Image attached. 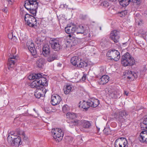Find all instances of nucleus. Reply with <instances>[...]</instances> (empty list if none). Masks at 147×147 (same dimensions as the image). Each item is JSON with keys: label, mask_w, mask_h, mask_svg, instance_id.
I'll list each match as a JSON object with an SVG mask.
<instances>
[{"label": "nucleus", "mask_w": 147, "mask_h": 147, "mask_svg": "<svg viewBox=\"0 0 147 147\" xmlns=\"http://www.w3.org/2000/svg\"><path fill=\"white\" fill-rule=\"evenodd\" d=\"M28 78L29 80H35L30 85L31 88L40 89V87L48 85L46 79L42 77V75L40 74L30 75L29 76Z\"/></svg>", "instance_id": "obj_1"}, {"label": "nucleus", "mask_w": 147, "mask_h": 147, "mask_svg": "<svg viewBox=\"0 0 147 147\" xmlns=\"http://www.w3.org/2000/svg\"><path fill=\"white\" fill-rule=\"evenodd\" d=\"M121 64L125 66H131L134 65L135 61L128 53H125L122 57Z\"/></svg>", "instance_id": "obj_2"}, {"label": "nucleus", "mask_w": 147, "mask_h": 147, "mask_svg": "<svg viewBox=\"0 0 147 147\" xmlns=\"http://www.w3.org/2000/svg\"><path fill=\"white\" fill-rule=\"evenodd\" d=\"M24 18L26 24L30 27L36 26L38 24V23L37 24L36 18L33 16L29 14H25Z\"/></svg>", "instance_id": "obj_3"}, {"label": "nucleus", "mask_w": 147, "mask_h": 147, "mask_svg": "<svg viewBox=\"0 0 147 147\" xmlns=\"http://www.w3.org/2000/svg\"><path fill=\"white\" fill-rule=\"evenodd\" d=\"M51 133L53 138L57 141L59 142L62 139L63 132L61 129L59 128L52 129Z\"/></svg>", "instance_id": "obj_4"}, {"label": "nucleus", "mask_w": 147, "mask_h": 147, "mask_svg": "<svg viewBox=\"0 0 147 147\" xmlns=\"http://www.w3.org/2000/svg\"><path fill=\"white\" fill-rule=\"evenodd\" d=\"M127 115L126 111L125 110H122L115 114L114 117L117 122L122 123L125 121L126 117Z\"/></svg>", "instance_id": "obj_5"}, {"label": "nucleus", "mask_w": 147, "mask_h": 147, "mask_svg": "<svg viewBox=\"0 0 147 147\" xmlns=\"http://www.w3.org/2000/svg\"><path fill=\"white\" fill-rule=\"evenodd\" d=\"M34 3L31 4L29 3H25L24 7L28 10L30 11V12L33 15H35L37 12V9L38 7V3L34 2Z\"/></svg>", "instance_id": "obj_6"}, {"label": "nucleus", "mask_w": 147, "mask_h": 147, "mask_svg": "<svg viewBox=\"0 0 147 147\" xmlns=\"http://www.w3.org/2000/svg\"><path fill=\"white\" fill-rule=\"evenodd\" d=\"M107 55L111 57V59H113L115 61H118L120 58L119 52L115 49L109 51L107 53Z\"/></svg>", "instance_id": "obj_7"}, {"label": "nucleus", "mask_w": 147, "mask_h": 147, "mask_svg": "<svg viewBox=\"0 0 147 147\" xmlns=\"http://www.w3.org/2000/svg\"><path fill=\"white\" fill-rule=\"evenodd\" d=\"M127 141L124 138L120 137L117 139L115 142V147H126L127 145Z\"/></svg>", "instance_id": "obj_8"}, {"label": "nucleus", "mask_w": 147, "mask_h": 147, "mask_svg": "<svg viewBox=\"0 0 147 147\" xmlns=\"http://www.w3.org/2000/svg\"><path fill=\"white\" fill-rule=\"evenodd\" d=\"M19 59L18 56L14 55H11L9 58L7 63V67L9 69L13 68L15 66V63Z\"/></svg>", "instance_id": "obj_9"}, {"label": "nucleus", "mask_w": 147, "mask_h": 147, "mask_svg": "<svg viewBox=\"0 0 147 147\" xmlns=\"http://www.w3.org/2000/svg\"><path fill=\"white\" fill-rule=\"evenodd\" d=\"M50 43L51 45L52 48L55 51H58L60 49V45L58 40L55 38L51 39L50 40Z\"/></svg>", "instance_id": "obj_10"}, {"label": "nucleus", "mask_w": 147, "mask_h": 147, "mask_svg": "<svg viewBox=\"0 0 147 147\" xmlns=\"http://www.w3.org/2000/svg\"><path fill=\"white\" fill-rule=\"evenodd\" d=\"M27 46L32 55L34 56L36 54V51L32 40L28 41L26 44Z\"/></svg>", "instance_id": "obj_11"}, {"label": "nucleus", "mask_w": 147, "mask_h": 147, "mask_svg": "<svg viewBox=\"0 0 147 147\" xmlns=\"http://www.w3.org/2000/svg\"><path fill=\"white\" fill-rule=\"evenodd\" d=\"M119 38V32L117 30H114L111 32L110 34V38L115 42H118Z\"/></svg>", "instance_id": "obj_12"}, {"label": "nucleus", "mask_w": 147, "mask_h": 147, "mask_svg": "<svg viewBox=\"0 0 147 147\" xmlns=\"http://www.w3.org/2000/svg\"><path fill=\"white\" fill-rule=\"evenodd\" d=\"M9 138L10 137L8 136L7 139V140L9 142H10L11 145L13 146H18L22 144L21 137L20 136H18L17 138H14L13 140H11V142L10 141Z\"/></svg>", "instance_id": "obj_13"}, {"label": "nucleus", "mask_w": 147, "mask_h": 147, "mask_svg": "<svg viewBox=\"0 0 147 147\" xmlns=\"http://www.w3.org/2000/svg\"><path fill=\"white\" fill-rule=\"evenodd\" d=\"M51 103L53 106L59 104L61 100L60 96L57 95L53 94L51 96Z\"/></svg>", "instance_id": "obj_14"}, {"label": "nucleus", "mask_w": 147, "mask_h": 147, "mask_svg": "<svg viewBox=\"0 0 147 147\" xmlns=\"http://www.w3.org/2000/svg\"><path fill=\"white\" fill-rule=\"evenodd\" d=\"M139 139L141 142L145 143H147V131H143L139 136Z\"/></svg>", "instance_id": "obj_15"}, {"label": "nucleus", "mask_w": 147, "mask_h": 147, "mask_svg": "<svg viewBox=\"0 0 147 147\" xmlns=\"http://www.w3.org/2000/svg\"><path fill=\"white\" fill-rule=\"evenodd\" d=\"M50 48L48 44H45L43 46V48L42 53L46 57L50 53Z\"/></svg>", "instance_id": "obj_16"}, {"label": "nucleus", "mask_w": 147, "mask_h": 147, "mask_svg": "<svg viewBox=\"0 0 147 147\" xmlns=\"http://www.w3.org/2000/svg\"><path fill=\"white\" fill-rule=\"evenodd\" d=\"M89 102L90 105V107H97L99 104V101L98 100L93 98L89 100Z\"/></svg>", "instance_id": "obj_17"}, {"label": "nucleus", "mask_w": 147, "mask_h": 147, "mask_svg": "<svg viewBox=\"0 0 147 147\" xmlns=\"http://www.w3.org/2000/svg\"><path fill=\"white\" fill-rule=\"evenodd\" d=\"M126 75L128 79H131V80H134V79L137 78L136 74L132 72L131 71H128Z\"/></svg>", "instance_id": "obj_18"}, {"label": "nucleus", "mask_w": 147, "mask_h": 147, "mask_svg": "<svg viewBox=\"0 0 147 147\" xmlns=\"http://www.w3.org/2000/svg\"><path fill=\"white\" fill-rule=\"evenodd\" d=\"M89 100L88 101H83L82 102L80 101V105L79 107L83 108L84 109L87 110V109L90 107V105L89 104Z\"/></svg>", "instance_id": "obj_19"}, {"label": "nucleus", "mask_w": 147, "mask_h": 147, "mask_svg": "<svg viewBox=\"0 0 147 147\" xmlns=\"http://www.w3.org/2000/svg\"><path fill=\"white\" fill-rule=\"evenodd\" d=\"M109 77L107 75H103L98 80L100 84L103 85L107 83L109 80Z\"/></svg>", "instance_id": "obj_20"}, {"label": "nucleus", "mask_w": 147, "mask_h": 147, "mask_svg": "<svg viewBox=\"0 0 147 147\" xmlns=\"http://www.w3.org/2000/svg\"><path fill=\"white\" fill-rule=\"evenodd\" d=\"M74 33H76L77 34H83L84 33V27L82 26H74Z\"/></svg>", "instance_id": "obj_21"}, {"label": "nucleus", "mask_w": 147, "mask_h": 147, "mask_svg": "<svg viewBox=\"0 0 147 147\" xmlns=\"http://www.w3.org/2000/svg\"><path fill=\"white\" fill-rule=\"evenodd\" d=\"M45 63V60L42 58H39L37 59L36 64L39 68H42Z\"/></svg>", "instance_id": "obj_22"}, {"label": "nucleus", "mask_w": 147, "mask_h": 147, "mask_svg": "<svg viewBox=\"0 0 147 147\" xmlns=\"http://www.w3.org/2000/svg\"><path fill=\"white\" fill-rule=\"evenodd\" d=\"M79 120L75 119L74 120H70L68 122L69 126L71 128H73L74 127L78 126L79 124Z\"/></svg>", "instance_id": "obj_23"}, {"label": "nucleus", "mask_w": 147, "mask_h": 147, "mask_svg": "<svg viewBox=\"0 0 147 147\" xmlns=\"http://www.w3.org/2000/svg\"><path fill=\"white\" fill-rule=\"evenodd\" d=\"M82 126L85 129H88L91 126V123L88 121L83 120L82 122Z\"/></svg>", "instance_id": "obj_24"}, {"label": "nucleus", "mask_w": 147, "mask_h": 147, "mask_svg": "<svg viewBox=\"0 0 147 147\" xmlns=\"http://www.w3.org/2000/svg\"><path fill=\"white\" fill-rule=\"evenodd\" d=\"M75 28L74 26H67L65 28V32L68 34L70 33H74V30Z\"/></svg>", "instance_id": "obj_25"}, {"label": "nucleus", "mask_w": 147, "mask_h": 147, "mask_svg": "<svg viewBox=\"0 0 147 147\" xmlns=\"http://www.w3.org/2000/svg\"><path fill=\"white\" fill-rule=\"evenodd\" d=\"M140 126L142 129H147V115L144 117L143 122L140 123Z\"/></svg>", "instance_id": "obj_26"}, {"label": "nucleus", "mask_w": 147, "mask_h": 147, "mask_svg": "<svg viewBox=\"0 0 147 147\" xmlns=\"http://www.w3.org/2000/svg\"><path fill=\"white\" fill-rule=\"evenodd\" d=\"M119 4L123 7L127 6L129 3L132 1V0H119Z\"/></svg>", "instance_id": "obj_27"}, {"label": "nucleus", "mask_w": 147, "mask_h": 147, "mask_svg": "<svg viewBox=\"0 0 147 147\" xmlns=\"http://www.w3.org/2000/svg\"><path fill=\"white\" fill-rule=\"evenodd\" d=\"M67 118L69 119L70 120L75 119L77 116L76 114L74 113H67L66 114Z\"/></svg>", "instance_id": "obj_28"}, {"label": "nucleus", "mask_w": 147, "mask_h": 147, "mask_svg": "<svg viewBox=\"0 0 147 147\" xmlns=\"http://www.w3.org/2000/svg\"><path fill=\"white\" fill-rule=\"evenodd\" d=\"M80 59H79L78 57L74 56L71 58V62L73 65L76 66L77 65Z\"/></svg>", "instance_id": "obj_29"}, {"label": "nucleus", "mask_w": 147, "mask_h": 147, "mask_svg": "<svg viewBox=\"0 0 147 147\" xmlns=\"http://www.w3.org/2000/svg\"><path fill=\"white\" fill-rule=\"evenodd\" d=\"M87 65V64L86 62L80 59L79 62L77 64V66L80 67H86Z\"/></svg>", "instance_id": "obj_30"}, {"label": "nucleus", "mask_w": 147, "mask_h": 147, "mask_svg": "<svg viewBox=\"0 0 147 147\" xmlns=\"http://www.w3.org/2000/svg\"><path fill=\"white\" fill-rule=\"evenodd\" d=\"M57 57V56L56 55L51 54L47 57V60L49 62H51L56 59Z\"/></svg>", "instance_id": "obj_31"}, {"label": "nucleus", "mask_w": 147, "mask_h": 147, "mask_svg": "<svg viewBox=\"0 0 147 147\" xmlns=\"http://www.w3.org/2000/svg\"><path fill=\"white\" fill-rule=\"evenodd\" d=\"M72 87L70 85H67L65 89H64V93L67 94L71 91Z\"/></svg>", "instance_id": "obj_32"}, {"label": "nucleus", "mask_w": 147, "mask_h": 147, "mask_svg": "<svg viewBox=\"0 0 147 147\" xmlns=\"http://www.w3.org/2000/svg\"><path fill=\"white\" fill-rule=\"evenodd\" d=\"M111 95L112 97L115 98H116L118 97H120L119 92V91H115L113 93L111 94Z\"/></svg>", "instance_id": "obj_33"}, {"label": "nucleus", "mask_w": 147, "mask_h": 147, "mask_svg": "<svg viewBox=\"0 0 147 147\" xmlns=\"http://www.w3.org/2000/svg\"><path fill=\"white\" fill-rule=\"evenodd\" d=\"M69 110V107L67 105H65L62 107V111L64 113H67Z\"/></svg>", "instance_id": "obj_34"}, {"label": "nucleus", "mask_w": 147, "mask_h": 147, "mask_svg": "<svg viewBox=\"0 0 147 147\" xmlns=\"http://www.w3.org/2000/svg\"><path fill=\"white\" fill-rule=\"evenodd\" d=\"M21 137L24 141H27L28 140V137L25 135V133L24 132H22L21 133H19Z\"/></svg>", "instance_id": "obj_35"}, {"label": "nucleus", "mask_w": 147, "mask_h": 147, "mask_svg": "<svg viewBox=\"0 0 147 147\" xmlns=\"http://www.w3.org/2000/svg\"><path fill=\"white\" fill-rule=\"evenodd\" d=\"M43 94H42L38 90L35 92L34 95L36 98H39Z\"/></svg>", "instance_id": "obj_36"}, {"label": "nucleus", "mask_w": 147, "mask_h": 147, "mask_svg": "<svg viewBox=\"0 0 147 147\" xmlns=\"http://www.w3.org/2000/svg\"><path fill=\"white\" fill-rule=\"evenodd\" d=\"M38 89L41 92H42L44 94H45L47 91V90L45 88L44 86H43V87H40V89Z\"/></svg>", "instance_id": "obj_37"}, {"label": "nucleus", "mask_w": 147, "mask_h": 147, "mask_svg": "<svg viewBox=\"0 0 147 147\" xmlns=\"http://www.w3.org/2000/svg\"><path fill=\"white\" fill-rule=\"evenodd\" d=\"M101 5L105 7H107L109 6V3L107 1H105L101 3Z\"/></svg>", "instance_id": "obj_38"}, {"label": "nucleus", "mask_w": 147, "mask_h": 147, "mask_svg": "<svg viewBox=\"0 0 147 147\" xmlns=\"http://www.w3.org/2000/svg\"><path fill=\"white\" fill-rule=\"evenodd\" d=\"M37 0H26L25 1V3H29L31 4V3H34V2H37L36 1Z\"/></svg>", "instance_id": "obj_39"}, {"label": "nucleus", "mask_w": 147, "mask_h": 147, "mask_svg": "<svg viewBox=\"0 0 147 147\" xmlns=\"http://www.w3.org/2000/svg\"><path fill=\"white\" fill-rule=\"evenodd\" d=\"M110 129L108 128H105L103 130V132L106 135H108L109 134Z\"/></svg>", "instance_id": "obj_40"}, {"label": "nucleus", "mask_w": 147, "mask_h": 147, "mask_svg": "<svg viewBox=\"0 0 147 147\" xmlns=\"http://www.w3.org/2000/svg\"><path fill=\"white\" fill-rule=\"evenodd\" d=\"M141 0H132V2L135 3L137 5H139L140 4V1Z\"/></svg>", "instance_id": "obj_41"}, {"label": "nucleus", "mask_w": 147, "mask_h": 147, "mask_svg": "<svg viewBox=\"0 0 147 147\" xmlns=\"http://www.w3.org/2000/svg\"><path fill=\"white\" fill-rule=\"evenodd\" d=\"M8 37L9 39L12 40L13 37V32H11L8 34Z\"/></svg>", "instance_id": "obj_42"}, {"label": "nucleus", "mask_w": 147, "mask_h": 147, "mask_svg": "<svg viewBox=\"0 0 147 147\" xmlns=\"http://www.w3.org/2000/svg\"><path fill=\"white\" fill-rule=\"evenodd\" d=\"M121 13L122 14L123 16L127 14V11L126 10L123 11L121 12Z\"/></svg>", "instance_id": "obj_43"}, {"label": "nucleus", "mask_w": 147, "mask_h": 147, "mask_svg": "<svg viewBox=\"0 0 147 147\" xmlns=\"http://www.w3.org/2000/svg\"><path fill=\"white\" fill-rule=\"evenodd\" d=\"M86 76L85 74H84L82 77V80L84 81L86 79Z\"/></svg>", "instance_id": "obj_44"}, {"label": "nucleus", "mask_w": 147, "mask_h": 147, "mask_svg": "<svg viewBox=\"0 0 147 147\" xmlns=\"http://www.w3.org/2000/svg\"><path fill=\"white\" fill-rule=\"evenodd\" d=\"M16 38H17L16 37V36L15 35H14V34H13V38H12V40H13V41H16V40H17Z\"/></svg>", "instance_id": "obj_45"}, {"label": "nucleus", "mask_w": 147, "mask_h": 147, "mask_svg": "<svg viewBox=\"0 0 147 147\" xmlns=\"http://www.w3.org/2000/svg\"><path fill=\"white\" fill-rule=\"evenodd\" d=\"M45 111L47 113H48L50 112V111L48 110V109L47 108H46L45 109Z\"/></svg>", "instance_id": "obj_46"}, {"label": "nucleus", "mask_w": 147, "mask_h": 147, "mask_svg": "<svg viewBox=\"0 0 147 147\" xmlns=\"http://www.w3.org/2000/svg\"><path fill=\"white\" fill-rule=\"evenodd\" d=\"M2 11L5 13H7V8L6 9H2Z\"/></svg>", "instance_id": "obj_47"}, {"label": "nucleus", "mask_w": 147, "mask_h": 147, "mask_svg": "<svg viewBox=\"0 0 147 147\" xmlns=\"http://www.w3.org/2000/svg\"><path fill=\"white\" fill-rule=\"evenodd\" d=\"M124 93L127 96L128 95V92L126 91H124Z\"/></svg>", "instance_id": "obj_48"}, {"label": "nucleus", "mask_w": 147, "mask_h": 147, "mask_svg": "<svg viewBox=\"0 0 147 147\" xmlns=\"http://www.w3.org/2000/svg\"><path fill=\"white\" fill-rule=\"evenodd\" d=\"M13 1V0H9V3L10 4H11L12 3V2Z\"/></svg>", "instance_id": "obj_49"}, {"label": "nucleus", "mask_w": 147, "mask_h": 147, "mask_svg": "<svg viewBox=\"0 0 147 147\" xmlns=\"http://www.w3.org/2000/svg\"><path fill=\"white\" fill-rule=\"evenodd\" d=\"M61 6H63V7H67V5H64V4H63V5H62Z\"/></svg>", "instance_id": "obj_50"}, {"label": "nucleus", "mask_w": 147, "mask_h": 147, "mask_svg": "<svg viewBox=\"0 0 147 147\" xmlns=\"http://www.w3.org/2000/svg\"><path fill=\"white\" fill-rule=\"evenodd\" d=\"M23 13V11H22L21 12H20V14H22V15Z\"/></svg>", "instance_id": "obj_51"}, {"label": "nucleus", "mask_w": 147, "mask_h": 147, "mask_svg": "<svg viewBox=\"0 0 147 147\" xmlns=\"http://www.w3.org/2000/svg\"><path fill=\"white\" fill-rule=\"evenodd\" d=\"M97 129H98V131H99V130H100V128H97Z\"/></svg>", "instance_id": "obj_52"}, {"label": "nucleus", "mask_w": 147, "mask_h": 147, "mask_svg": "<svg viewBox=\"0 0 147 147\" xmlns=\"http://www.w3.org/2000/svg\"><path fill=\"white\" fill-rule=\"evenodd\" d=\"M69 37H71V34H69Z\"/></svg>", "instance_id": "obj_53"}, {"label": "nucleus", "mask_w": 147, "mask_h": 147, "mask_svg": "<svg viewBox=\"0 0 147 147\" xmlns=\"http://www.w3.org/2000/svg\"><path fill=\"white\" fill-rule=\"evenodd\" d=\"M100 30H101V27H100Z\"/></svg>", "instance_id": "obj_54"}, {"label": "nucleus", "mask_w": 147, "mask_h": 147, "mask_svg": "<svg viewBox=\"0 0 147 147\" xmlns=\"http://www.w3.org/2000/svg\"><path fill=\"white\" fill-rule=\"evenodd\" d=\"M34 111H35V109H33Z\"/></svg>", "instance_id": "obj_55"}, {"label": "nucleus", "mask_w": 147, "mask_h": 147, "mask_svg": "<svg viewBox=\"0 0 147 147\" xmlns=\"http://www.w3.org/2000/svg\"><path fill=\"white\" fill-rule=\"evenodd\" d=\"M102 70L103 71H104V69H102Z\"/></svg>", "instance_id": "obj_56"}, {"label": "nucleus", "mask_w": 147, "mask_h": 147, "mask_svg": "<svg viewBox=\"0 0 147 147\" xmlns=\"http://www.w3.org/2000/svg\"><path fill=\"white\" fill-rule=\"evenodd\" d=\"M146 15H147V13H146Z\"/></svg>", "instance_id": "obj_57"}]
</instances>
